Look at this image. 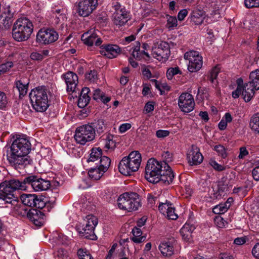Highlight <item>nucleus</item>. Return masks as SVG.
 <instances>
[{"label": "nucleus", "instance_id": "obj_35", "mask_svg": "<svg viewBox=\"0 0 259 259\" xmlns=\"http://www.w3.org/2000/svg\"><path fill=\"white\" fill-rule=\"evenodd\" d=\"M13 24L12 17H0V29L8 30Z\"/></svg>", "mask_w": 259, "mask_h": 259}, {"label": "nucleus", "instance_id": "obj_11", "mask_svg": "<svg viewBox=\"0 0 259 259\" xmlns=\"http://www.w3.org/2000/svg\"><path fill=\"white\" fill-rule=\"evenodd\" d=\"M61 78L65 81L66 85V91L68 93L79 92V89L77 88L78 83V78L77 74L72 71H68L61 75Z\"/></svg>", "mask_w": 259, "mask_h": 259}, {"label": "nucleus", "instance_id": "obj_39", "mask_svg": "<svg viewBox=\"0 0 259 259\" xmlns=\"http://www.w3.org/2000/svg\"><path fill=\"white\" fill-rule=\"evenodd\" d=\"M230 207V205H227V204L221 203L215 206L212 211L215 214H223L226 212Z\"/></svg>", "mask_w": 259, "mask_h": 259}, {"label": "nucleus", "instance_id": "obj_64", "mask_svg": "<svg viewBox=\"0 0 259 259\" xmlns=\"http://www.w3.org/2000/svg\"><path fill=\"white\" fill-rule=\"evenodd\" d=\"M253 179L256 181H259V165L255 166L252 171Z\"/></svg>", "mask_w": 259, "mask_h": 259}, {"label": "nucleus", "instance_id": "obj_59", "mask_svg": "<svg viewBox=\"0 0 259 259\" xmlns=\"http://www.w3.org/2000/svg\"><path fill=\"white\" fill-rule=\"evenodd\" d=\"M57 242L59 244H67V237L63 234H58L57 237Z\"/></svg>", "mask_w": 259, "mask_h": 259}, {"label": "nucleus", "instance_id": "obj_60", "mask_svg": "<svg viewBox=\"0 0 259 259\" xmlns=\"http://www.w3.org/2000/svg\"><path fill=\"white\" fill-rule=\"evenodd\" d=\"M211 12V15H225V10L223 8L220 9V8L216 5H215L214 7L212 8Z\"/></svg>", "mask_w": 259, "mask_h": 259}, {"label": "nucleus", "instance_id": "obj_42", "mask_svg": "<svg viewBox=\"0 0 259 259\" xmlns=\"http://www.w3.org/2000/svg\"><path fill=\"white\" fill-rule=\"evenodd\" d=\"M132 56L133 58L140 60L142 59V57L140 51V43L139 41L136 42V45L133 49L132 52Z\"/></svg>", "mask_w": 259, "mask_h": 259}, {"label": "nucleus", "instance_id": "obj_6", "mask_svg": "<svg viewBox=\"0 0 259 259\" xmlns=\"http://www.w3.org/2000/svg\"><path fill=\"white\" fill-rule=\"evenodd\" d=\"M142 161L141 155L138 151L131 152L127 156L123 157L118 165L119 172L125 176H130L137 171Z\"/></svg>", "mask_w": 259, "mask_h": 259}, {"label": "nucleus", "instance_id": "obj_27", "mask_svg": "<svg viewBox=\"0 0 259 259\" xmlns=\"http://www.w3.org/2000/svg\"><path fill=\"white\" fill-rule=\"evenodd\" d=\"M97 37L98 36L96 33L93 32L90 34L89 31H88L81 35V39L84 44L89 46H92Z\"/></svg>", "mask_w": 259, "mask_h": 259}, {"label": "nucleus", "instance_id": "obj_3", "mask_svg": "<svg viewBox=\"0 0 259 259\" xmlns=\"http://www.w3.org/2000/svg\"><path fill=\"white\" fill-rule=\"evenodd\" d=\"M42 17L34 18L30 20L27 17H19L14 23L12 29V37L18 42L29 39L34 27L39 28L42 25Z\"/></svg>", "mask_w": 259, "mask_h": 259}, {"label": "nucleus", "instance_id": "obj_45", "mask_svg": "<svg viewBox=\"0 0 259 259\" xmlns=\"http://www.w3.org/2000/svg\"><path fill=\"white\" fill-rule=\"evenodd\" d=\"M85 78L91 82H95L98 79V73L95 70H91L85 74Z\"/></svg>", "mask_w": 259, "mask_h": 259}, {"label": "nucleus", "instance_id": "obj_14", "mask_svg": "<svg viewBox=\"0 0 259 259\" xmlns=\"http://www.w3.org/2000/svg\"><path fill=\"white\" fill-rule=\"evenodd\" d=\"M98 0H79L78 12L80 16H89L97 8Z\"/></svg>", "mask_w": 259, "mask_h": 259}, {"label": "nucleus", "instance_id": "obj_28", "mask_svg": "<svg viewBox=\"0 0 259 259\" xmlns=\"http://www.w3.org/2000/svg\"><path fill=\"white\" fill-rule=\"evenodd\" d=\"M102 155V150L100 147L93 148L91 150L90 157L87 160L88 162H95L100 159Z\"/></svg>", "mask_w": 259, "mask_h": 259}, {"label": "nucleus", "instance_id": "obj_61", "mask_svg": "<svg viewBox=\"0 0 259 259\" xmlns=\"http://www.w3.org/2000/svg\"><path fill=\"white\" fill-rule=\"evenodd\" d=\"M205 17H190V21L194 25L201 24Z\"/></svg>", "mask_w": 259, "mask_h": 259}, {"label": "nucleus", "instance_id": "obj_32", "mask_svg": "<svg viewBox=\"0 0 259 259\" xmlns=\"http://www.w3.org/2000/svg\"><path fill=\"white\" fill-rule=\"evenodd\" d=\"M91 126L94 128V131H97L99 134L103 133L106 128V125L103 119H98L91 123Z\"/></svg>", "mask_w": 259, "mask_h": 259}, {"label": "nucleus", "instance_id": "obj_33", "mask_svg": "<svg viewBox=\"0 0 259 259\" xmlns=\"http://www.w3.org/2000/svg\"><path fill=\"white\" fill-rule=\"evenodd\" d=\"M113 135H108L104 141V148L107 150H114L116 147V142Z\"/></svg>", "mask_w": 259, "mask_h": 259}, {"label": "nucleus", "instance_id": "obj_15", "mask_svg": "<svg viewBox=\"0 0 259 259\" xmlns=\"http://www.w3.org/2000/svg\"><path fill=\"white\" fill-rule=\"evenodd\" d=\"M95 227V226L89 225L83 222L82 224L80 223L76 227V230L81 237L94 240L96 238L94 232Z\"/></svg>", "mask_w": 259, "mask_h": 259}, {"label": "nucleus", "instance_id": "obj_12", "mask_svg": "<svg viewBox=\"0 0 259 259\" xmlns=\"http://www.w3.org/2000/svg\"><path fill=\"white\" fill-rule=\"evenodd\" d=\"M170 47L165 41L161 42L157 47L152 49V55L159 61H165L170 55Z\"/></svg>", "mask_w": 259, "mask_h": 259}, {"label": "nucleus", "instance_id": "obj_40", "mask_svg": "<svg viewBox=\"0 0 259 259\" xmlns=\"http://www.w3.org/2000/svg\"><path fill=\"white\" fill-rule=\"evenodd\" d=\"M33 207H35L38 209L44 208L46 205V201L45 198L41 195H37V198H35Z\"/></svg>", "mask_w": 259, "mask_h": 259}, {"label": "nucleus", "instance_id": "obj_56", "mask_svg": "<svg viewBox=\"0 0 259 259\" xmlns=\"http://www.w3.org/2000/svg\"><path fill=\"white\" fill-rule=\"evenodd\" d=\"M168 219L175 220L178 218L177 214L175 212V208L170 207V209L167 211L166 214Z\"/></svg>", "mask_w": 259, "mask_h": 259}, {"label": "nucleus", "instance_id": "obj_21", "mask_svg": "<svg viewBox=\"0 0 259 259\" xmlns=\"http://www.w3.org/2000/svg\"><path fill=\"white\" fill-rule=\"evenodd\" d=\"M130 212L135 211L141 206L139 195L135 192H130L128 195Z\"/></svg>", "mask_w": 259, "mask_h": 259}, {"label": "nucleus", "instance_id": "obj_55", "mask_svg": "<svg viewBox=\"0 0 259 259\" xmlns=\"http://www.w3.org/2000/svg\"><path fill=\"white\" fill-rule=\"evenodd\" d=\"M162 157L163 159L162 161H165L167 164H168V162H171L173 160L172 154L168 151L163 152Z\"/></svg>", "mask_w": 259, "mask_h": 259}, {"label": "nucleus", "instance_id": "obj_62", "mask_svg": "<svg viewBox=\"0 0 259 259\" xmlns=\"http://www.w3.org/2000/svg\"><path fill=\"white\" fill-rule=\"evenodd\" d=\"M154 103L152 101L148 102L145 105L144 110L146 113H150L154 110Z\"/></svg>", "mask_w": 259, "mask_h": 259}, {"label": "nucleus", "instance_id": "obj_37", "mask_svg": "<svg viewBox=\"0 0 259 259\" xmlns=\"http://www.w3.org/2000/svg\"><path fill=\"white\" fill-rule=\"evenodd\" d=\"M250 82L255 85V88L259 89V70H255L250 72L249 75Z\"/></svg>", "mask_w": 259, "mask_h": 259}, {"label": "nucleus", "instance_id": "obj_52", "mask_svg": "<svg viewBox=\"0 0 259 259\" xmlns=\"http://www.w3.org/2000/svg\"><path fill=\"white\" fill-rule=\"evenodd\" d=\"M8 100L6 94L0 91V109H3L6 108Z\"/></svg>", "mask_w": 259, "mask_h": 259}, {"label": "nucleus", "instance_id": "obj_49", "mask_svg": "<svg viewBox=\"0 0 259 259\" xmlns=\"http://www.w3.org/2000/svg\"><path fill=\"white\" fill-rule=\"evenodd\" d=\"M214 150L218 153V154L223 158H225L227 156V152L225 147L222 145H215Z\"/></svg>", "mask_w": 259, "mask_h": 259}, {"label": "nucleus", "instance_id": "obj_48", "mask_svg": "<svg viewBox=\"0 0 259 259\" xmlns=\"http://www.w3.org/2000/svg\"><path fill=\"white\" fill-rule=\"evenodd\" d=\"M128 17H113L112 21L115 25L120 27L124 25L128 21Z\"/></svg>", "mask_w": 259, "mask_h": 259}, {"label": "nucleus", "instance_id": "obj_30", "mask_svg": "<svg viewBox=\"0 0 259 259\" xmlns=\"http://www.w3.org/2000/svg\"><path fill=\"white\" fill-rule=\"evenodd\" d=\"M93 98L95 100L101 101L104 104L109 102L111 99L109 97H105L104 93L99 89L94 90Z\"/></svg>", "mask_w": 259, "mask_h": 259}, {"label": "nucleus", "instance_id": "obj_57", "mask_svg": "<svg viewBox=\"0 0 259 259\" xmlns=\"http://www.w3.org/2000/svg\"><path fill=\"white\" fill-rule=\"evenodd\" d=\"M209 164L215 170L221 171L225 169L224 166L218 164L215 160H210Z\"/></svg>", "mask_w": 259, "mask_h": 259}, {"label": "nucleus", "instance_id": "obj_54", "mask_svg": "<svg viewBox=\"0 0 259 259\" xmlns=\"http://www.w3.org/2000/svg\"><path fill=\"white\" fill-rule=\"evenodd\" d=\"M244 4L247 8L259 7V0H245Z\"/></svg>", "mask_w": 259, "mask_h": 259}, {"label": "nucleus", "instance_id": "obj_1", "mask_svg": "<svg viewBox=\"0 0 259 259\" xmlns=\"http://www.w3.org/2000/svg\"><path fill=\"white\" fill-rule=\"evenodd\" d=\"M31 150V144L28 138L24 136L16 135V138L11 146V153L8 155V160L15 168L23 169L32 163V160L28 155Z\"/></svg>", "mask_w": 259, "mask_h": 259}, {"label": "nucleus", "instance_id": "obj_4", "mask_svg": "<svg viewBox=\"0 0 259 259\" xmlns=\"http://www.w3.org/2000/svg\"><path fill=\"white\" fill-rule=\"evenodd\" d=\"M25 178L23 181L18 179H11L0 184V200L7 203H11L14 200V192L16 190H25L27 187V183L25 182Z\"/></svg>", "mask_w": 259, "mask_h": 259}, {"label": "nucleus", "instance_id": "obj_5", "mask_svg": "<svg viewBox=\"0 0 259 259\" xmlns=\"http://www.w3.org/2000/svg\"><path fill=\"white\" fill-rule=\"evenodd\" d=\"M48 90L46 87H36L31 90L29 97L33 108L37 112H44L49 107Z\"/></svg>", "mask_w": 259, "mask_h": 259}, {"label": "nucleus", "instance_id": "obj_63", "mask_svg": "<svg viewBox=\"0 0 259 259\" xmlns=\"http://www.w3.org/2000/svg\"><path fill=\"white\" fill-rule=\"evenodd\" d=\"M252 255L257 259H259V243H256L252 249Z\"/></svg>", "mask_w": 259, "mask_h": 259}, {"label": "nucleus", "instance_id": "obj_51", "mask_svg": "<svg viewBox=\"0 0 259 259\" xmlns=\"http://www.w3.org/2000/svg\"><path fill=\"white\" fill-rule=\"evenodd\" d=\"M177 25L178 20L177 17H168L166 26L169 30L173 29Z\"/></svg>", "mask_w": 259, "mask_h": 259}, {"label": "nucleus", "instance_id": "obj_34", "mask_svg": "<svg viewBox=\"0 0 259 259\" xmlns=\"http://www.w3.org/2000/svg\"><path fill=\"white\" fill-rule=\"evenodd\" d=\"M104 173L105 172L99 167L91 168L88 172L89 177L94 180H99Z\"/></svg>", "mask_w": 259, "mask_h": 259}, {"label": "nucleus", "instance_id": "obj_17", "mask_svg": "<svg viewBox=\"0 0 259 259\" xmlns=\"http://www.w3.org/2000/svg\"><path fill=\"white\" fill-rule=\"evenodd\" d=\"M29 220L35 226L40 227L45 223V215L43 211L36 209L30 210L27 213Z\"/></svg>", "mask_w": 259, "mask_h": 259}, {"label": "nucleus", "instance_id": "obj_13", "mask_svg": "<svg viewBox=\"0 0 259 259\" xmlns=\"http://www.w3.org/2000/svg\"><path fill=\"white\" fill-rule=\"evenodd\" d=\"M178 105L181 110L185 113L192 111L195 106L193 96L188 93L182 94L178 100Z\"/></svg>", "mask_w": 259, "mask_h": 259}, {"label": "nucleus", "instance_id": "obj_29", "mask_svg": "<svg viewBox=\"0 0 259 259\" xmlns=\"http://www.w3.org/2000/svg\"><path fill=\"white\" fill-rule=\"evenodd\" d=\"M249 126L255 133L259 134V112L254 114L251 116Z\"/></svg>", "mask_w": 259, "mask_h": 259}, {"label": "nucleus", "instance_id": "obj_43", "mask_svg": "<svg viewBox=\"0 0 259 259\" xmlns=\"http://www.w3.org/2000/svg\"><path fill=\"white\" fill-rule=\"evenodd\" d=\"M220 69L218 66H215L210 71L209 74L208 76V79H209L211 83L214 82V80L217 79Z\"/></svg>", "mask_w": 259, "mask_h": 259}, {"label": "nucleus", "instance_id": "obj_46", "mask_svg": "<svg viewBox=\"0 0 259 259\" xmlns=\"http://www.w3.org/2000/svg\"><path fill=\"white\" fill-rule=\"evenodd\" d=\"M83 222L89 225L96 227L98 224V220L97 218L95 215H88L85 217V219H84Z\"/></svg>", "mask_w": 259, "mask_h": 259}, {"label": "nucleus", "instance_id": "obj_8", "mask_svg": "<svg viewBox=\"0 0 259 259\" xmlns=\"http://www.w3.org/2000/svg\"><path fill=\"white\" fill-rule=\"evenodd\" d=\"M184 59L189 61L188 69L191 72L198 71L202 66V57L197 51H191L186 52L184 54Z\"/></svg>", "mask_w": 259, "mask_h": 259}, {"label": "nucleus", "instance_id": "obj_50", "mask_svg": "<svg viewBox=\"0 0 259 259\" xmlns=\"http://www.w3.org/2000/svg\"><path fill=\"white\" fill-rule=\"evenodd\" d=\"M171 207V204L169 203H159L158 205L159 210L161 213L165 215L166 213Z\"/></svg>", "mask_w": 259, "mask_h": 259}, {"label": "nucleus", "instance_id": "obj_41", "mask_svg": "<svg viewBox=\"0 0 259 259\" xmlns=\"http://www.w3.org/2000/svg\"><path fill=\"white\" fill-rule=\"evenodd\" d=\"M13 212L16 215L24 216L25 214H27L28 212L24 206L16 205L13 207Z\"/></svg>", "mask_w": 259, "mask_h": 259}, {"label": "nucleus", "instance_id": "obj_25", "mask_svg": "<svg viewBox=\"0 0 259 259\" xmlns=\"http://www.w3.org/2000/svg\"><path fill=\"white\" fill-rule=\"evenodd\" d=\"M133 237L131 238V240L136 243H140L145 241L146 236H142L141 230L137 227H134L132 230Z\"/></svg>", "mask_w": 259, "mask_h": 259}, {"label": "nucleus", "instance_id": "obj_19", "mask_svg": "<svg viewBox=\"0 0 259 259\" xmlns=\"http://www.w3.org/2000/svg\"><path fill=\"white\" fill-rule=\"evenodd\" d=\"M195 229V227L194 225L190 224L189 223H185L180 231L183 240L186 242H192V234Z\"/></svg>", "mask_w": 259, "mask_h": 259}, {"label": "nucleus", "instance_id": "obj_38", "mask_svg": "<svg viewBox=\"0 0 259 259\" xmlns=\"http://www.w3.org/2000/svg\"><path fill=\"white\" fill-rule=\"evenodd\" d=\"M112 11H114L113 15H119V16H126L127 15V12L125 8H121V5L118 2H116V4L112 7Z\"/></svg>", "mask_w": 259, "mask_h": 259}, {"label": "nucleus", "instance_id": "obj_2", "mask_svg": "<svg viewBox=\"0 0 259 259\" xmlns=\"http://www.w3.org/2000/svg\"><path fill=\"white\" fill-rule=\"evenodd\" d=\"M145 177L150 183L161 182L167 185L172 182L174 174L165 161H158L151 158L148 160L145 167Z\"/></svg>", "mask_w": 259, "mask_h": 259}, {"label": "nucleus", "instance_id": "obj_24", "mask_svg": "<svg viewBox=\"0 0 259 259\" xmlns=\"http://www.w3.org/2000/svg\"><path fill=\"white\" fill-rule=\"evenodd\" d=\"M159 249L164 256H170L174 253V247L170 242L161 243Z\"/></svg>", "mask_w": 259, "mask_h": 259}, {"label": "nucleus", "instance_id": "obj_18", "mask_svg": "<svg viewBox=\"0 0 259 259\" xmlns=\"http://www.w3.org/2000/svg\"><path fill=\"white\" fill-rule=\"evenodd\" d=\"M199 151L197 146H192L191 149L187 156L190 165H198L202 162L203 157Z\"/></svg>", "mask_w": 259, "mask_h": 259}, {"label": "nucleus", "instance_id": "obj_47", "mask_svg": "<svg viewBox=\"0 0 259 259\" xmlns=\"http://www.w3.org/2000/svg\"><path fill=\"white\" fill-rule=\"evenodd\" d=\"M178 74H182L181 71L178 67L169 68L166 72V76L169 79H171L174 75Z\"/></svg>", "mask_w": 259, "mask_h": 259}, {"label": "nucleus", "instance_id": "obj_58", "mask_svg": "<svg viewBox=\"0 0 259 259\" xmlns=\"http://www.w3.org/2000/svg\"><path fill=\"white\" fill-rule=\"evenodd\" d=\"M149 66H144L142 67V73L144 77L146 79H150L152 77V73L149 69Z\"/></svg>", "mask_w": 259, "mask_h": 259}, {"label": "nucleus", "instance_id": "obj_53", "mask_svg": "<svg viewBox=\"0 0 259 259\" xmlns=\"http://www.w3.org/2000/svg\"><path fill=\"white\" fill-rule=\"evenodd\" d=\"M77 255L79 259H93L90 253H88L87 251H84L81 248L78 250Z\"/></svg>", "mask_w": 259, "mask_h": 259}, {"label": "nucleus", "instance_id": "obj_16", "mask_svg": "<svg viewBox=\"0 0 259 259\" xmlns=\"http://www.w3.org/2000/svg\"><path fill=\"white\" fill-rule=\"evenodd\" d=\"M101 48L102 49L100 51L101 54L109 59L116 58L121 53L120 48L116 45H103Z\"/></svg>", "mask_w": 259, "mask_h": 259}, {"label": "nucleus", "instance_id": "obj_22", "mask_svg": "<svg viewBox=\"0 0 259 259\" xmlns=\"http://www.w3.org/2000/svg\"><path fill=\"white\" fill-rule=\"evenodd\" d=\"M89 88H83L80 93V95L78 100V106L79 108H83L87 106L90 101V97L88 95L90 93Z\"/></svg>", "mask_w": 259, "mask_h": 259}, {"label": "nucleus", "instance_id": "obj_9", "mask_svg": "<svg viewBox=\"0 0 259 259\" xmlns=\"http://www.w3.org/2000/svg\"><path fill=\"white\" fill-rule=\"evenodd\" d=\"M58 39V34L53 29H40L36 36V41L40 45H49Z\"/></svg>", "mask_w": 259, "mask_h": 259}, {"label": "nucleus", "instance_id": "obj_20", "mask_svg": "<svg viewBox=\"0 0 259 259\" xmlns=\"http://www.w3.org/2000/svg\"><path fill=\"white\" fill-rule=\"evenodd\" d=\"M250 81L246 83L242 89V96L246 102L250 101L253 97L255 91L258 90Z\"/></svg>", "mask_w": 259, "mask_h": 259}, {"label": "nucleus", "instance_id": "obj_10", "mask_svg": "<svg viewBox=\"0 0 259 259\" xmlns=\"http://www.w3.org/2000/svg\"><path fill=\"white\" fill-rule=\"evenodd\" d=\"M25 182L27 183V186H30L35 191H45L51 186L49 181L40 178L35 175L25 177Z\"/></svg>", "mask_w": 259, "mask_h": 259}, {"label": "nucleus", "instance_id": "obj_7", "mask_svg": "<svg viewBox=\"0 0 259 259\" xmlns=\"http://www.w3.org/2000/svg\"><path fill=\"white\" fill-rule=\"evenodd\" d=\"M95 137V131L90 124H84L78 127L74 136L76 143L81 145H84L87 142L93 141Z\"/></svg>", "mask_w": 259, "mask_h": 259}, {"label": "nucleus", "instance_id": "obj_26", "mask_svg": "<svg viewBox=\"0 0 259 259\" xmlns=\"http://www.w3.org/2000/svg\"><path fill=\"white\" fill-rule=\"evenodd\" d=\"M15 84L19 92L20 98L25 96L28 91L29 82L24 81V79H20L16 81Z\"/></svg>", "mask_w": 259, "mask_h": 259}, {"label": "nucleus", "instance_id": "obj_36", "mask_svg": "<svg viewBox=\"0 0 259 259\" xmlns=\"http://www.w3.org/2000/svg\"><path fill=\"white\" fill-rule=\"evenodd\" d=\"M111 163L110 159L106 156H102L100 159L98 167L103 170V172H106L109 168Z\"/></svg>", "mask_w": 259, "mask_h": 259}, {"label": "nucleus", "instance_id": "obj_23", "mask_svg": "<svg viewBox=\"0 0 259 259\" xmlns=\"http://www.w3.org/2000/svg\"><path fill=\"white\" fill-rule=\"evenodd\" d=\"M129 192L121 194L117 200V205L121 209L126 210L130 212Z\"/></svg>", "mask_w": 259, "mask_h": 259}, {"label": "nucleus", "instance_id": "obj_44", "mask_svg": "<svg viewBox=\"0 0 259 259\" xmlns=\"http://www.w3.org/2000/svg\"><path fill=\"white\" fill-rule=\"evenodd\" d=\"M13 66L12 61H8L0 65V75L6 73Z\"/></svg>", "mask_w": 259, "mask_h": 259}, {"label": "nucleus", "instance_id": "obj_31", "mask_svg": "<svg viewBox=\"0 0 259 259\" xmlns=\"http://www.w3.org/2000/svg\"><path fill=\"white\" fill-rule=\"evenodd\" d=\"M35 198H37L36 195L31 194H23L21 196L23 204L31 207H33V205H34L33 202Z\"/></svg>", "mask_w": 259, "mask_h": 259}]
</instances>
